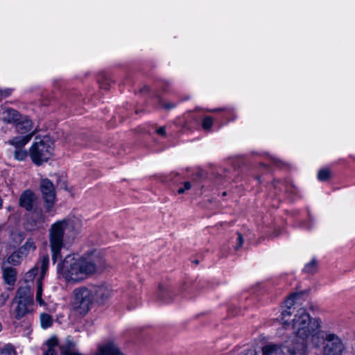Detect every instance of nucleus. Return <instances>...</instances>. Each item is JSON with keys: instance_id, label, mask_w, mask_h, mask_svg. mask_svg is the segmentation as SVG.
Instances as JSON below:
<instances>
[{"instance_id": "obj_1", "label": "nucleus", "mask_w": 355, "mask_h": 355, "mask_svg": "<svg viewBox=\"0 0 355 355\" xmlns=\"http://www.w3.org/2000/svg\"><path fill=\"white\" fill-rule=\"evenodd\" d=\"M101 263V259L96 252L85 253L79 259L69 254L58 264L57 269L66 281L78 282L96 272Z\"/></svg>"}, {"instance_id": "obj_2", "label": "nucleus", "mask_w": 355, "mask_h": 355, "mask_svg": "<svg viewBox=\"0 0 355 355\" xmlns=\"http://www.w3.org/2000/svg\"><path fill=\"white\" fill-rule=\"evenodd\" d=\"M311 316L306 309H300L293 320V329L297 336L302 339L301 344L286 340L281 346L266 345L262 348V355H296L306 347L304 341L311 335Z\"/></svg>"}, {"instance_id": "obj_3", "label": "nucleus", "mask_w": 355, "mask_h": 355, "mask_svg": "<svg viewBox=\"0 0 355 355\" xmlns=\"http://www.w3.org/2000/svg\"><path fill=\"white\" fill-rule=\"evenodd\" d=\"M344 349L338 336L322 329L320 318H312V355H342Z\"/></svg>"}, {"instance_id": "obj_4", "label": "nucleus", "mask_w": 355, "mask_h": 355, "mask_svg": "<svg viewBox=\"0 0 355 355\" xmlns=\"http://www.w3.org/2000/svg\"><path fill=\"white\" fill-rule=\"evenodd\" d=\"M53 150V142L49 137H36L35 141L30 148L29 154L33 163L40 166L51 158Z\"/></svg>"}, {"instance_id": "obj_5", "label": "nucleus", "mask_w": 355, "mask_h": 355, "mask_svg": "<svg viewBox=\"0 0 355 355\" xmlns=\"http://www.w3.org/2000/svg\"><path fill=\"white\" fill-rule=\"evenodd\" d=\"M67 225V220H58L52 224L49 230V243L53 263L62 257L60 252L64 247V234Z\"/></svg>"}, {"instance_id": "obj_6", "label": "nucleus", "mask_w": 355, "mask_h": 355, "mask_svg": "<svg viewBox=\"0 0 355 355\" xmlns=\"http://www.w3.org/2000/svg\"><path fill=\"white\" fill-rule=\"evenodd\" d=\"M13 303L17 306L14 309L15 318L20 320L27 313L33 310V294L30 286H20L17 292L16 296L13 300Z\"/></svg>"}, {"instance_id": "obj_7", "label": "nucleus", "mask_w": 355, "mask_h": 355, "mask_svg": "<svg viewBox=\"0 0 355 355\" xmlns=\"http://www.w3.org/2000/svg\"><path fill=\"white\" fill-rule=\"evenodd\" d=\"M73 301L72 306L80 315H85L90 310L94 301L89 287H79L73 291Z\"/></svg>"}, {"instance_id": "obj_8", "label": "nucleus", "mask_w": 355, "mask_h": 355, "mask_svg": "<svg viewBox=\"0 0 355 355\" xmlns=\"http://www.w3.org/2000/svg\"><path fill=\"white\" fill-rule=\"evenodd\" d=\"M47 349L43 355H57V350L60 349V355H83L76 349V343L70 338H67L64 343L58 345V339L51 338L46 341Z\"/></svg>"}, {"instance_id": "obj_9", "label": "nucleus", "mask_w": 355, "mask_h": 355, "mask_svg": "<svg viewBox=\"0 0 355 355\" xmlns=\"http://www.w3.org/2000/svg\"><path fill=\"white\" fill-rule=\"evenodd\" d=\"M40 191L44 201L46 211H51L55 200V191L53 184L49 179H42L40 184Z\"/></svg>"}, {"instance_id": "obj_10", "label": "nucleus", "mask_w": 355, "mask_h": 355, "mask_svg": "<svg viewBox=\"0 0 355 355\" xmlns=\"http://www.w3.org/2000/svg\"><path fill=\"white\" fill-rule=\"evenodd\" d=\"M49 264V255L47 254L41 255L35 266L26 273V282L32 281L37 275L39 271H40V277L38 279L42 280L48 270Z\"/></svg>"}, {"instance_id": "obj_11", "label": "nucleus", "mask_w": 355, "mask_h": 355, "mask_svg": "<svg viewBox=\"0 0 355 355\" xmlns=\"http://www.w3.org/2000/svg\"><path fill=\"white\" fill-rule=\"evenodd\" d=\"M92 296L94 297V301L103 304L111 295L112 291L106 285L92 286L89 287Z\"/></svg>"}, {"instance_id": "obj_12", "label": "nucleus", "mask_w": 355, "mask_h": 355, "mask_svg": "<svg viewBox=\"0 0 355 355\" xmlns=\"http://www.w3.org/2000/svg\"><path fill=\"white\" fill-rule=\"evenodd\" d=\"M94 355H123L119 347L111 340L98 345Z\"/></svg>"}, {"instance_id": "obj_13", "label": "nucleus", "mask_w": 355, "mask_h": 355, "mask_svg": "<svg viewBox=\"0 0 355 355\" xmlns=\"http://www.w3.org/2000/svg\"><path fill=\"white\" fill-rule=\"evenodd\" d=\"M37 197L31 190H26L21 194L19 200V206L26 211H32L36 202Z\"/></svg>"}, {"instance_id": "obj_14", "label": "nucleus", "mask_w": 355, "mask_h": 355, "mask_svg": "<svg viewBox=\"0 0 355 355\" xmlns=\"http://www.w3.org/2000/svg\"><path fill=\"white\" fill-rule=\"evenodd\" d=\"M45 221V216L42 210L35 209L31 214V216L28 220V225L30 227H27L29 230H33L37 227H40Z\"/></svg>"}, {"instance_id": "obj_15", "label": "nucleus", "mask_w": 355, "mask_h": 355, "mask_svg": "<svg viewBox=\"0 0 355 355\" xmlns=\"http://www.w3.org/2000/svg\"><path fill=\"white\" fill-rule=\"evenodd\" d=\"M1 269L4 282L8 285H14L17 280L16 269L12 266H6L5 262L3 263Z\"/></svg>"}, {"instance_id": "obj_16", "label": "nucleus", "mask_w": 355, "mask_h": 355, "mask_svg": "<svg viewBox=\"0 0 355 355\" xmlns=\"http://www.w3.org/2000/svg\"><path fill=\"white\" fill-rule=\"evenodd\" d=\"M15 128L18 133L28 135L33 132V123L27 116H21V119L16 123Z\"/></svg>"}, {"instance_id": "obj_17", "label": "nucleus", "mask_w": 355, "mask_h": 355, "mask_svg": "<svg viewBox=\"0 0 355 355\" xmlns=\"http://www.w3.org/2000/svg\"><path fill=\"white\" fill-rule=\"evenodd\" d=\"M21 116L19 112L12 108H6L2 112L3 120L8 123L16 124L18 121L21 119Z\"/></svg>"}, {"instance_id": "obj_18", "label": "nucleus", "mask_w": 355, "mask_h": 355, "mask_svg": "<svg viewBox=\"0 0 355 355\" xmlns=\"http://www.w3.org/2000/svg\"><path fill=\"white\" fill-rule=\"evenodd\" d=\"M35 132H32L24 136L15 137L8 141V144L16 148V149L23 148L24 146L31 139Z\"/></svg>"}, {"instance_id": "obj_19", "label": "nucleus", "mask_w": 355, "mask_h": 355, "mask_svg": "<svg viewBox=\"0 0 355 355\" xmlns=\"http://www.w3.org/2000/svg\"><path fill=\"white\" fill-rule=\"evenodd\" d=\"M157 297L164 302L168 303L171 300V290L168 287L159 286Z\"/></svg>"}, {"instance_id": "obj_20", "label": "nucleus", "mask_w": 355, "mask_h": 355, "mask_svg": "<svg viewBox=\"0 0 355 355\" xmlns=\"http://www.w3.org/2000/svg\"><path fill=\"white\" fill-rule=\"evenodd\" d=\"M35 248V244L33 239H28L18 250L20 251L21 254L26 256L29 252L34 251Z\"/></svg>"}, {"instance_id": "obj_21", "label": "nucleus", "mask_w": 355, "mask_h": 355, "mask_svg": "<svg viewBox=\"0 0 355 355\" xmlns=\"http://www.w3.org/2000/svg\"><path fill=\"white\" fill-rule=\"evenodd\" d=\"M23 257H25L23 254L20 253L18 250L12 253L7 259V263L12 264L14 266L18 265L21 263Z\"/></svg>"}, {"instance_id": "obj_22", "label": "nucleus", "mask_w": 355, "mask_h": 355, "mask_svg": "<svg viewBox=\"0 0 355 355\" xmlns=\"http://www.w3.org/2000/svg\"><path fill=\"white\" fill-rule=\"evenodd\" d=\"M40 322L43 329H47L52 325L53 318L49 314L43 313L40 315Z\"/></svg>"}, {"instance_id": "obj_23", "label": "nucleus", "mask_w": 355, "mask_h": 355, "mask_svg": "<svg viewBox=\"0 0 355 355\" xmlns=\"http://www.w3.org/2000/svg\"><path fill=\"white\" fill-rule=\"evenodd\" d=\"M300 297V293H294L291 294L290 296L284 302L285 306L288 309H291L295 305Z\"/></svg>"}, {"instance_id": "obj_24", "label": "nucleus", "mask_w": 355, "mask_h": 355, "mask_svg": "<svg viewBox=\"0 0 355 355\" xmlns=\"http://www.w3.org/2000/svg\"><path fill=\"white\" fill-rule=\"evenodd\" d=\"M42 282L40 279H37V291H36V301L40 304V305H44L45 303L42 298Z\"/></svg>"}, {"instance_id": "obj_25", "label": "nucleus", "mask_w": 355, "mask_h": 355, "mask_svg": "<svg viewBox=\"0 0 355 355\" xmlns=\"http://www.w3.org/2000/svg\"><path fill=\"white\" fill-rule=\"evenodd\" d=\"M331 175V171L328 168H323L318 172V179L319 181L324 182L327 181Z\"/></svg>"}, {"instance_id": "obj_26", "label": "nucleus", "mask_w": 355, "mask_h": 355, "mask_svg": "<svg viewBox=\"0 0 355 355\" xmlns=\"http://www.w3.org/2000/svg\"><path fill=\"white\" fill-rule=\"evenodd\" d=\"M27 157V152L23 148L16 149L14 153V157L19 161L24 160Z\"/></svg>"}, {"instance_id": "obj_27", "label": "nucleus", "mask_w": 355, "mask_h": 355, "mask_svg": "<svg viewBox=\"0 0 355 355\" xmlns=\"http://www.w3.org/2000/svg\"><path fill=\"white\" fill-rule=\"evenodd\" d=\"M213 125V119L211 116H206L203 119L202 126L204 130H209Z\"/></svg>"}, {"instance_id": "obj_28", "label": "nucleus", "mask_w": 355, "mask_h": 355, "mask_svg": "<svg viewBox=\"0 0 355 355\" xmlns=\"http://www.w3.org/2000/svg\"><path fill=\"white\" fill-rule=\"evenodd\" d=\"M0 355H15V352L11 345H7L0 350Z\"/></svg>"}, {"instance_id": "obj_29", "label": "nucleus", "mask_w": 355, "mask_h": 355, "mask_svg": "<svg viewBox=\"0 0 355 355\" xmlns=\"http://www.w3.org/2000/svg\"><path fill=\"white\" fill-rule=\"evenodd\" d=\"M284 187L286 192L290 193L291 194H295L297 192V188L291 182H286L284 185Z\"/></svg>"}, {"instance_id": "obj_30", "label": "nucleus", "mask_w": 355, "mask_h": 355, "mask_svg": "<svg viewBox=\"0 0 355 355\" xmlns=\"http://www.w3.org/2000/svg\"><path fill=\"white\" fill-rule=\"evenodd\" d=\"M292 314V312L290 311V309L284 310L282 312V322L284 325V327L288 326L289 324L287 322V320H286V318L287 316H291Z\"/></svg>"}, {"instance_id": "obj_31", "label": "nucleus", "mask_w": 355, "mask_h": 355, "mask_svg": "<svg viewBox=\"0 0 355 355\" xmlns=\"http://www.w3.org/2000/svg\"><path fill=\"white\" fill-rule=\"evenodd\" d=\"M243 243V236L240 233H237V238H236V243L234 246V249L236 250H239Z\"/></svg>"}, {"instance_id": "obj_32", "label": "nucleus", "mask_w": 355, "mask_h": 355, "mask_svg": "<svg viewBox=\"0 0 355 355\" xmlns=\"http://www.w3.org/2000/svg\"><path fill=\"white\" fill-rule=\"evenodd\" d=\"M191 187V184L189 182H185L184 183V187L179 188L178 190V193L179 194H182L185 191L189 190Z\"/></svg>"}, {"instance_id": "obj_33", "label": "nucleus", "mask_w": 355, "mask_h": 355, "mask_svg": "<svg viewBox=\"0 0 355 355\" xmlns=\"http://www.w3.org/2000/svg\"><path fill=\"white\" fill-rule=\"evenodd\" d=\"M271 159L274 164L279 167L287 166L288 165L287 163H285L283 161L275 157H271Z\"/></svg>"}, {"instance_id": "obj_34", "label": "nucleus", "mask_w": 355, "mask_h": 355, "mask_svg": "<svg viewBox=\"0 0 355 355\" xmlns=\"http://www.w3.org/2000/svg\"><path fill=\"white\" fill-rule=\"evenodd\" d=\"M10 94H11V89H6L4 90L0 89V100L10 96Z\"/></svg>"}, {"instance_id": "obj_35", "label": "nucleus", "mask_w": 355, "mask_h": 355, "mask_svg": "<svg viewBox=\"0 0 355 355\" xmlns=\"http://www.w3.org/2000/svg\"><path fill=\"white\" fill-rule=\"evenodd\" d=\"M160 103L162 104V107L166 110H171L176 106V104L173 103H162V101H160Z\"/></svg>"}, {"instance_id": "obj_36", "label": "nucleus", "mask_w": 355, "mask_h": 355, "mask_svg": "<svg viewBox=\"0 0 355 355\" xmlns=\"http://www.w3.org/2000/svg\"><path fill=\"white\" fill-rule=\"evenodd\" d=\"M241 355H259L255 349H250L247 350H244Z\"/></svg>"}, {"instance_id": "obj_37", "label": "nucleus", "mask_w": 355, "mask_h": 355, "mask_svg": "<svg viewBox=\"0 0 355 355\" xmlns=\"http://www.w3.org/2000/svg\"><path fill=\"white\" fill-rule=\"evenodd\" d=\"M156 132L162 136H164L166 135V129L165 127H160L156 130Z\"/></svg>"}, {"instance_id": "obj_38", "label": "nucleus", "mask_w": 355, "mask_h": 355, "mask_svg": "<svg viewBox=\"0 0 355 355\" xmlns=\"http://www.w3.org/2000/svg\"><path fill=\"white\" fill-rule=\"evenodd\" d=\"M311 264H312V272H313L314 270L316 269V266H317V263L314 259H312Z\"/></svg>"}, {"instance_id": "obj_39", "label": "nucleus", "mask_w": 355, "mask_h": 355, "mask_svg": "<svg viewBox=\"0 0 355 355\" xmlns=\"http://www.w3.org/2000/svg\"><path fill=\"white\" fill-rule=\"evenodd\" d=\"M311 310H312V313H315L316 310L318 311V309H315L314 306H312Z\"/></svg>"}, {"instance_id": "obj_40", "label": "nucleus", "mask_w": 355, "mask_h": 355, "mask_svg": "<svg viewBox=\"0 0 355 355\" xmlns=\"http://www.w3.org/2000/svg\"><path fill=\"white\" fill-rule=\"evenodd\" d=\"M2 205H3V200H2L1 198L0 197V209L2 207Z\"/></svg>"}, {"instance_id": "obj_41", "label": "nucleus", "mask_w": 355, "mask_h": 355, "mask_svg": "<svg viewBox=\"0 0 355 355\" xmlns=\"http://www.w3.org/2000/svg\"><path fill=\"white\" fill-rule=\"evenodd\" d=\"M219 110H222V109H215L214 110H212L213 112H216V111H219Z\"/></svg>"}, {"instance_id": "obj_42", "label": "nucleus", "mask_w": 355, "mask_h": 355, "mask_svg": "<svg viewBox=\"0 0 355 355\" xmlns=\"http://www.w3.org/2000/svg\"><path fill=\"white\" fill-rule=\"evenodd\" d=\"M2 330V324L0 322V331Z\"/></svg>"}, {"instance_id": "obj_43", "label": "nucleus", "mask_w": 355, "mask_h": 355, "mask_svg": "<svg viewBox=\"0 0 355 355\" xmlns=\"http://www.w3.org/2000/svg\"><path fill=\"white\" fill-rule=\"evenodd\" d=\"M142 90H148V87H145Z\"/></svg>"}, {"instance_id": "obj_44", "label": "nucleus", "mask_w": 355, "mask_h": 355, "mask_svg": "<svg viewBox=\"0 0 355 355\" xmlns=\"http://www.w3.org/2000/svg\"><path fill=\"white\" fill-rule=\"evenodd\" d=\"M195 263L197 264L198 263V261H195Z\"/></svg>"}, {"instance_id": "obj_45", "label": "nucleus", "mask_w": 355, "mask_h": 355, "mask_svg": "<svg viewBox=\"0 0 355 355\" xmlns=\"http://www.w3.org/2000/svg\"><path fill=\"white\" fill-rule=\"evenodd\" d=\"M300 355H304V354H300Z\"/></svg>"}]
</instances>
